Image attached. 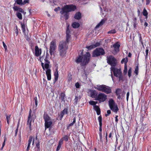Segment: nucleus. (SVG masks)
I'll return each instance as SVG.
<instances>
[{
    "label": "nucleus",
    "mask_w": 151,
    "mask_h": 151,
    "mask_svg": "<svg viewBox=\"0 0 151 151\" xmlns=\"http://www.w3.org/2000/svg\"><path fill=\"white\" fill-rule=\"evenodd\" d=\"M127 65H125L124 66V73L126 74L127 72Z\"/></svg>",
    "instance_id": "obj_47"
},
{
    "label": "nucleus",
    "mask_w": 151,
    "mask_h": 151,
    "mask_svg": "<svg viewBox=\"0 0 151 151\" xmlns=\"http://www.w3.org/2000/svg\"><path fill=\"white\" fill-rule=\"evenodd\" d=\"M118 115H116L115 117V121L116 123H118Z\"/></svg>",
    "instance_id": "obj_57"
},
{
    "label": "nucleus",
    "mask_w": 151,
    "mask_h": 151,
    "mask_svg": "<svg viewBox=\"0 0 151 151\" xmlns=\"http://www.w3.org/2000/svg\"><path fill=\"white\" fill-rule=\"evenodd\" d=\"M32 111L31 109H30L29 114L28 117L27 122V125L28 127H29L30 131L32 130L31 123L32 119H33V115H31Z\"/></svg>",
    "instance_id": "obj_10"
},
{
    "label": "nucleus",
    "mask_w": 151,
    "mask_h": 151,
    "mask_svg": "<svg viewBox=\"0 0 151 151\" xmlns=\"http://www.w3.org/2000/svg\"><path fill=\"white\" fill-rule=\"evenodd\" d=\"M116 33V31L115 29H112L110 31H108L107 32L108 34H114Z\"/></svg>",
    "instance_id": "obj_43"
},
{
    "label": "nucleus",
    "mask_w": 151,
    "mask_h": 151,
    "mask_svg": "<svg viewBox=\"0 0 151 151\" xmlns=\"http://www.w3.org/2000/svg\"><path fill=\"white\" fill-rule=\"evenodd\" d=\"M86 48L89 50H91L93 48H95L94 47V45L93 44L89 46H87L86 47Z\"/></svg>",
    "instance_id": "obj_37"
},
{
    "label": "nucleus",
    "mask_w": 151,
    "mask_h": 151,
    "mask_svg": "<svg viewBox=\"0 0 151 151\" xmlns=\"http://www.w3.org/2000/svg\"><path fill=\"white\" fill-rule=\"evenodd\" d=\"M111 70L113 72L114 76L116 77L122 73L121 69L116 68L115 67H111Z\"/></svg>",
    "instance_id": "obj_11"
},
{
    "label": "nucleus",
    "mask_w": 151,
    "mask_h": 151,
    "mask_svg": "<svg viewBox=\"0 0 151 151\" xmlns=\"http://www.w3.org/2000/svg\"><path fill=\"white\" fill-rule=\"evenodd\" d=\"M139 41L140 42H141L142 45L143 46V43L142 41V36L141 35V34L140 33H139Z\"/></svg>",
    "instance_id": "obj_41"
},
{
    "label": "nucleus",
    "mask_w": 151,
    "mask_h": 151,
    "mask_svg": "<svg viewBox=\"0 0 151 151\" xmlns=\"http://www.w3.org/2000/svg\"><path fill=\"white\" fill-rule=\"evenodd\" d=\"M34 100H35V107H36V108L37 107V103H38L37 99V97H35L34 98Z\"/></svg>",
    "instance_id": "obj_48"
},
{
    "label": "nucleus",
    "mask_w": 151,
    "mask_h": 151,
    "mask_svg": "<svg viewBox=\"0 0 151 151\" xmlns=\"http://www.w3.org/2000/svg\"><path fill=\"white\" fill-rule=\"evenodd\" d=\"M67 43L66 42L64 41H61L59 43L58 50L60 56L62 57L65 56L66 53V50L68 48Z\"/></svg>",
    "instance_id": "obj_2"
},
{
    "label": "nucleus",
    "mask_w": 151,
    "mask_h": 151,
    "mask_svg": "<svg viewBox=\"0 0 151 151\" xmlns=\"http://www.w3.org/2000/svg\"><path fill=\"white\" fill-rule=\"evenodd\" d=\"M94 109L96 112L97 115H99L101 114V110L99 106L95 105L94 106Z\"/></svg>",
    "instance_id": "obj_23"
},
{
    "label": "nucleus",
    "mask_w": 151,
    "mask_h": 151,
    "mask_svg": "<svg viewBox=\"0 0 151 151\" xmlns=\"http://www.w3.org/2000/svg\"><path fill=\"white\" fill-rule=\"evenodd\" d=\"M106 20V19H102L101 21V22L96 25V26L95 27V29H97L99 28L104 23Z\"/></svg>",
    "instance_id": "obj_21"
},
{
    "label": "nucleus",
    "mask_w": 151,
    "mask_h": 151,
    "mask_svg": "<svg viewBox=\"0 0 151 151\" xmlns=\"http://www.w3.org/2000/svg\"><path fill=\"white\" fill-rule=\"evenodd\" d=\"M118 77L119 79V81H120L121 80H123V78L122 73H121L119 75V76H118Z\"/></svg>",
    "instance_id": "obj_45"
},
{
    "label": "nucleus",
    "mask_w": 151,
    "mask_h": 151,
    "mask_svg": "<svg viewBox=\"0 0 151 151\" xmlns=\"http://www.w3.org/2000/svg\"><path fill=\"white\" fill-rule=\"evenodd\" d=\"M32 136H30L29 137L28 141V144L27 146L26 150V151H29V148L30 144L32 142Z\"/></svg>",
    "instance_id": "obj_24"
},
{
    "label": "nucleus",
    "mask_w": 151,
    "mask_h": 151,
    "mask_svg": "<svg viewBox=\"0 0 151 151\" xmlns=\"http://www.w3.org/2000/svg\"><path fill=\"white\" fill-rule=\"evenodd\" d=\"M22 25V31L23 32H24L25 31V25L24 24H21Z\"/></svg>",
    "instance_id": "obj_49"
},
{
    "label": "nucleus",
    "mask_w": 151,
    "mask_h": 151,
    "mask_svg": "<svg viewBox=\"0 0 151 151\" xmlns=\"http://www.w3.org/2000/svg\"><path fill=\"white\" fill-rule=\"evenodd\" d=\"M43 119L45 121V129L51 127L52 122L50 117L47 114H45L43 116Z\"/></svg>",
    "instance_id": "obj_4"
},
{
    "label": "nucleus",
    "mask_w": 151,
    "mask_h": 151,
    "mask_svg": "<svg viewBox=\"0 0 151 151\" xmlns=\"http://www.w3.org/2000/svg\"><path fill=\"white\" fill-rule=\"evenodd\" d=\"M54 76H55V81H56L58 80V73L57 67L55 69V71L54 73Z\"/></svg>",
    "instance_id": "obj_28"
},
{
    "label": "nucleus",
    "mask_w": 151,
    "mask_h": 151,
    "mask_svg": "<svg viewBox=\"0 0 151 151\" xmlns=\"http://www.w3.org/2000/svg\"><path fill=\"white\" fill-rule=\"evenodd\" d=\"M107 99V95L104 93L100 92L96 96V99H95V100L98 101L99 103H101L105 101Z\"/></svg>",
    "instance_id": "obj_9"
},
{
    "label": "nucleus",
    "mask_w": 151,
    "mask_h": 151,
    "mask_svg": "<svg viewBox=\"0 0 151 151\" xmlns=\"http://www.w3.org/2000/svg\"><path fill=\"white\" fill-rule=\"evenodd\" d=\"M56 40L55 39L52 40L50 45L49 52L51 55L54 54L56 49Z\"/></svg>",
    "instance_id": "obj_7"
},
{
    "label": "nucleus",
    "mask_w": 151,
    "mask_h": 151,
    "mask_svg": "<svg viewBox=\"0 0 151 151\" xmlns=\"http://www.w3.org/2000/svg\"><path fill=\"white\" fill-rule=\"evenodd\" d=\"M40 142H38L36 144V147L35 149L40 150Z\"/></svg>",
    "instance_id": "obj_50"
},
{
    "label": "nucleus",
    "mask_w": 151,
    "mask_h": 151,
    "mask_svg": "<svg viewBox=\"0 0 151 151\" xmlns=\"http://www.w3.org/2000/svg\"><path fill=\"white\" fill-rule=\"evenodd\" d=\"M65 94L63 93H60V98L62 102H65Z\"/></svg>",
    "instance_id": "obj_30"
},
{
    "label": "nucleus",
    "mask_w": 151,
    "mask_h": 151,
    "mask_svg": "<svg viewBox=\"0 0 151 151\" xmlns=\"http://www.w3.org/2000/svg\"><path fill=\"white\" fill-rule=\"evenodd\" d=\"M98 94V93L95 90H91L90 91L91 96L93 98L96 99V96Z\"/></svg>",
    "instance_id": "obj_18"
},
{
    "label": "nucleus",
    "mask_w": 151,
    "mask_h": 151,
    "mask_svg": "<svg viewBox=\"0 0 151 151\" xmlns=\"http://www.w3.org/2000/svg\"><path fill=\"white\" fill-rule=\"evenodd\" d=\"M98 120L99 122V125H102V117L101 115L98 117Z\"/></svg>",
    "instance_id": "obj_39"
},
{
    "label": "nucleus",
    "mask_w": 151,
    "mask_h": 151,
    "mask_svg": "<svg viewBox=\"0 0 151 151\" xmlns=\"http://www.w3.org/2000/svg\"><path fill=\"white\" fill-rule=\"evenodd\" d=\"M107 114H105V116H108L111 113V111L110 110H108L107 111Z\"/></svg>",
    "instance_id": "obj_56"
},
{
    "label": "nucleus",
    "mask_w": 151,
    "mask_h": 151,
    "mask_svg": "<svg viewBox=\"0 0 151 151\" xmlns=\"http://www.w3.org/2000/svg\"><path fill=\"white\" fill-rule=\"evenodd\" d=\"M142 14L147 19V18L148 13L147 11V10H143V11L142 12Z\"/></svg>",
    "instance_id": "obj_40"
},
{
    "label": "nucleus",
    "mask_w": 151,
    "mask_h": 151,
    "mask_svg": "<svg viewBox=\"0 0 151 151\" xmlns=\"http://www.w3.org/2000/svg\"><path fill=\"white\" fill-rule=\"evenodd\" d=\"M100 139L101 140L102 139V132H99V133Z\"/></svg>",
    "instance_id": "obj_59"
},
{
    "label": "nucleus",
    "mask_w": 151,
    "mask_h": 151,
    "mask_svg": "<svg viewBox=\"0 0 151 151\" xmlns=\"http://www.w3.org/2000/svg\"><path fill=\"white\" fill-rule=\"evenodd\" d=\"M16 15L17 17L19 19L21 20L22 19V14L20 13L19 12H17L16 13Z\"/></svg>",
    "instance_id": "obj_38"
},
{
    "label": "nucleus",
    "mask_w": 151,
    "mask_h": 151,
    "mask_svg": "<svg viewBox=\"0 0 151 151\" xmlns=\"http://www.w3.org/2000/svg\"><path fill=\"white\" fill-rule=\"evenodd\" d=\"M75 10H61L60 13L65 18V19L67 20L69 18V12L71 11H74Z\"/></svg>",
    "instance_id": "obj_12"
},
{
    "label": "nucleus",
    "mask_w": 151,
    "mask_h": 151,
    "mask_svg": "<svg viewBox=\"0 0 151 151\" xmlns=\"http://www.w3.org/2000/svg\"><path fill=\"white\" fill-rule=\"evenodd\" d=\"M69 137V136L68 135H65L62 138H61L59 141L60 142L61 141H62V143H63V140H64L66 142L68 141Z\"/></svg>",
    "instance_id": "obj_26"
},
{
    "label": "nucleus",
    "mask_w": 151,
    "mask_h": 151,
    "mask_svg": "<svg viewBox=\"0 0 151 151\" xmlns=\"http://www.w3.org/2000/svg\"><path fill=\"white\" fill-rule=\"evenodd\" d=\"M139 64L138 63L137 66H136L135 68V70L134 71V73L137 75H138V74L139 70Z\"/></svg>",
    "instance_id": "obj_34"
},
{
    "label": "nucleus",
    "mask_w": 151,
    "mask_h": 151,
    "mask_svg": "<svg viewBox=\"0 0 151 151\" xmlns=\"http://www.w3.org/2000/svg\"><path fill=\"white\" fill-rule=\"evenodd\" d=\"M144 25L145 27H146L148 26V24L147 23V22H145Z\"/></svg>",
    "instance_id": "obj_63"
},
{
    "label": "nucleus",
    "mask_w": 151,
    "mask_h": 151,
    "mask_svg": "<svg viewBox=\"0 0 151 151\" xmlns=\"http://www.w3.org/2000/svg\"><path fill=\"white\" fill-rule=\"evenodd\" d=\"M128 61V59L127 57L126 58H123L121 61V63L122 64L123 63H124V65H127V63Z\"/></svg>",
    "instance_id": "obj_32"
},
{
    "label": "nucleus",
    "mask_w": 151,
    "mask_h": 151,
    "mask_svg": "<svg viewBox=\"0 0 151 151\" xmlns=\"http://www.w3.org/2000/svg\"><path fill=\"white\" fill-rule=\"evenodd\" d=\"M107 62L111 67H115L117 63L116 59L112 55L107 57Z\"/></svg>",
    "instance_id": "obj_6"
},
{
    "label": "nucleus",
    "mask_w": 151,
    "mask_h": 151,
    "mask_svg": "<svg viewBox=\"0 0 151 151\" xmlns=\"http://www.w3.org/2000/svg\"><path fill=\"white\" fill-rule=\"evenodd\" d=\"M76 118L75 117H74L73 118V122H72L71 123H70V124H69L67 128V129H69L70 128V127L71 126H72L73 125L74 123H75L76 122Z\"/></svg>",
    "instance_id": "obj_31"
},
{
    "label": "nucleus",
    "mask_w": 151,
    "mask_h": 151,
    "mask_svg": "<svg viewBox=\"0 0 151 151\" xmlns=\"http://www.w3.org/2000/svg\"><path fill=\"white\" fill-rule=\"evenodd\" d=\"M103 92L106 94H109L111 92V90L110 87L105 85Z\"/></svg>",
    "instance_id": "obj_19"
},
{
    "label": "nucleus",
    "mask_w": 151,
    "mask_h": 151,
    "mask_svg": "<svg viewBox=\"0 0 151 151\" xmlns=\"http://www.w3.org/2000/svg\"><path fill=\"white\" fill-rule=\"evenodd\" d=\"M94 45V47L96 48V47H98L100 46V43L99 42H97L95 44H93Z\"/></svg>",
    "instance_id": "obj_54"
},
{
    "label": "nucleus",
    "mask_w": 151,
    "mask_h": 151,
    "mask_svg": "<svg viewBox=\"0 0 151 151\" xmlns=\"http://www.w3.org/2000/svg\"><path fill=\"white\" fill-rule=\"evenodd\" d=\"M105 53L104 50L102 48H96L92 52V57H95L101 55H104Z\"/></svg>",
    "instance_id": "obj_5"
},
{
    "label": "nucleus",
    "mask_w": 151,
    "mask_h": 151,
    "mask_svg": "<svg viewBox=\"0 0 151 151\" xmlns=\"http://www.w3.org/2000/svg\"><path fill=\"white\" fill-rule=\"evenodd\" d=\"M109 106L110 109L115 113H117L119 110L117 104L113 99H110L108 101Z\"/></svg>",
    "instance_id": "obj_3"
},
{
    "label": "nucleus",
    "mask_w": 151,
    "mask_h": 151,
    "mask_svg": "<svg viewBox=\"0 0 151 151\" xmlns=\"http://www.w3.org/2000/svg\"><path fill=\"white\" fill-rule=\"evenodd\" d=\"M35 55L36 57L39 56L42 52V50L41 49H39L37 45H36L35 47Z\"/></svg>",
    "instance_id": "obj_16"
},
{
    "label": "nucleus",
    "mask_w": 151,
    "mask_h": 151,
    "mask_svg": "<svg viewBox=\"0 0 151 151\" xmlns=\"http://www.w3.org/2000/svg\"><path fill=\"white\" fill-rule=\"evenodd\" d=\"M6 140V136H5V137H4V141L3 142V144H2V146L1 147V150H3L4 147V146H5V145Z\"/></svg>",
    "instance_id": "obj_46"
},
{
    "label": "nucleus",
    "mask_w": 151,
    "mask_h": 151,
    "mask_svg": "<svg viewBox=\"0 0 151 151\" xmlns=\"http://www.w3.org/2000/svg\"><path fill=\"white\" fill-rule=\"evenodd\" d=\"M69 25H68L67 27L66 30V41L67 42H68L69 41V40L70 38V30L69 29Z\"/></svg>",
    "instance_id": "obj_13"
},
{
    "label": "nucleus",
    "mask_w": 151,
    "mask_h": 151,
    "mask_svg": "<svg viewBox=\"0 0 151 151\" xmlns=\"http://www.w3.org/2000/svg\"><path fill=\"white\" fill-rule=\"evenodd\" d=\"M68 114V108H65L61 111L60 114L59 115V118L60 120H61L63 116L64 115L67 114Z\"/></svg>",
    "instance_id": "obj_14"
},
{
    "label": "nucleus",
    "mask_w": 151,
    "mask_h": 151,
    "mask_svg": "<svg viewBox=\"0 0 151 151\" xmlns=\"http://www.w3.org/2000/svg\"><path fill=\"white\" fill-rule=\"evenodd\" d=\"M102 125H99V132H102Z\"/></svg>",
    "instance_id": "obj_61"
},
{
    "label": "nucleus",
    "mask_w": 151,
    "mask_h": 151,
    "mask_svg": "<svg viewBox=\"0 0 151 151\" xmlns=\"http://www.w3.org/2000/svg\"><path fill=\"white\" fill-rule=\"evenodd\" d=\"M105 86L104 85H97L96 87L95 88L99 91H101L103 92Z\"/></svg>",
    "instance_id": "obj_22"
},
{
    "label": "nucleus",
    "mask_w": 151,
    "mask_h": 151,
    "mask_svg": "<svg viewBox=\"0 0 151 151\" xmlns=\"http://www.w3.org/2000/svg\"><path fill=\"white\" fill-rule=\"evenodd\" d=\"M129 94V92H128L127 94V101H128V100Z\"/></svg>",
    "instance_id": "obj_60"
},
{
    "label": "nucleus",
    "mask_w": 151,
    "mask_h": 151,
    "mask_svg": "<svg viewBox=\"0 0 151 151\" xmlns=\"http://www.w3.org/2000/svg\"><path fill=\"white\" fill-rule=\"evenodd\" d=\"M11 115L10 114L9 115H6V119L7 122L8 124H9L10 122Z\"/></svg>",
    "instance_id": "obj_33"
},
{
    "label": "nucleus",
    "mask_w": 151,
    "mask_h": 151,
    "mask_svg": "<svg viewBox=\"0 0 151 151\" xmlns=\"http://www.w3.org/2000/svg\"><path fill=\"white\" fill-rule=\"evenodd\" d=\"M51 70L50 69H47L46 71V73L47 76L48 80L50 81L51 79Z\"/></svg>",
    "instance_id": "obj_20"
},
{
    "label": "nucleus",
    "mask_w": 151,
    "mask_h": 151,
    "mask_svg": "<svg viewBox=\"0 0 151 151\" xmlns=\"http://www.w3.org/2000/svg\"><path fill=\"white\" fill-rule=\"evenodd\" d=\"M149 50L148 49H147L146 50L145 52H146V55H145V58H147V56Z\"/></svg>",
    "instance_id": "obj_53"
},
{
    "label": "nucleus",
    "mask_w": 151,
    "mask_h": 151,
    "mask_svg": "<svg viewBox=\"0 0 151 151\" xmlns=\"http://www.w3.org/2000/svg\"><path fill=\"white\" fill-rule=\"evenodd\" d=\"M120 47V45L118 44V42H117L113 45V47L114 48V50L116 52L119 51Z\"/></svg>",
    "instance_id": "obj_17"
},
{
    "label": "nucleus",
    "mask_w": 151,
    "mask_h": 151,
    "mask_svg": "<svg viewBox=\"0 0 151 151\" xmlns=\"http://www.w3.org/2000/svg\"><path fill=\"white\" fill-rule=\"evenodd\" d=\"M17 3L19 4H23L22 0H17Z\"/></svg>",
    "instance_id": "obj_51"
},
{
    "label": "nucleus",
    "mask_w": 151,
    "mask_h": 151,
    "mask_svg": "<svg viewBox=\"0 0 151 151\" xmlns=\"http://www.w3.org/2000/svg\"><path fill=\"white\" fill-rule=\"evenodd\" d=\"M81 17V13L80 12H77L74 16V18L77 20L80 19Z\"/></svg>",
    "instance_id": "obj_25"
},
{
    "label": "nucleus",
    "mask_w": 151,
    "mask_h": 151,
    "mask_svg": "<svg viewBox=\"0 0 151 151\" xmlns=\"http://www.w3.org/2000/svg\"><path fill=\"white\" fill-rule=\"evenodd\" d=\"M80 24L78 22H73L72 24V27L74 28H77L79 27Z\"/></svg>",
    "instance_id": "obj_29"
},
{
    "label": "nucleus",
    "mask_w": 151,
    "mask_h": 151,
    "mask_svg": "<svg viewBox=\"0 0 151 151\" xmlns=\"http://www.w3.org/2000/svg\"><path fill=\"white\" fill-rule=\"evenodd\" d=\"M128 56L129 57H131L132 56V54L130 52H129L128 54Z\"/></svg>",
    "instance_id": "obj_64"
},
{
    "label": "nucleus",
    "mask_w": 151,
    "mask_h": 151,
    "mask_svg": "<svg viewBox=\"0 0 151 151\" xmlns=\"http://www.w3.org/2000/svg\"><path fill=\"white\" fill-rule=\"evenodd\" d=\"M132 19L133 21V24L134 27L135 29H136L137 27V25L138 24L137 21V19L135 17H133Z\"/></svg>",
    "instance_id": "obj_27"
},
{
    "label": "nucleus",
    "mask_w": 151,
    "mask_h": 151,
    "mask_svg": "<svg viewBox=\"0 0 151 151\" xmlns=\"http://www.w3.org/2000/svg\"><path fill=\"white\" fill-rule=\"evenodd\" d=\"M76 9V7L75 6L70 4L65 5L61 9Z\"/></svg>",
    "instance_id": "obj_15"
},
{
    "label": "nucleus",
    "mask_w": 151,
    "mask_h": 151,
    "mask_svg": "<svg viewBox=\"0 0 151 151\" xmlns=\"http://www.w3.org/2000/svg\"><path fill=\"white\" fill-rule=\"evenodd\" d=\"M16 29L15 30V33L16 34V35H18V29H17V26H16Z\"/></svg>",
    "instance_id": "obj_58"
},
{
    "label": "nucleus",
    "mask_w": 151,
    "mask_h": 151,
    "mask_svg": "<svg viewBox=\"0 0 151 151\" xmlns=\"http://www.w3.org/2000/svg\"><path fill=\"white\" fill-rule=\"evenodd\" d=\"M91 55L89 52H87L82 55H79L76 58L75 62L77 63H80L81 66L85 67L88 65L90 60Z\"/></svg>",
    "instance_id": "obj_1"
},
{
    "label": "nucleus",
    "mask_w": 151,
    "mask_h": 151,
    "mask_svg": "<svg viewBox=\"0 0 151 151\" xmlns=\"http://www.w3.org/2000/svg\"><path fill=\"white\" fill-rule=\"evenodd\" d=\"M75 86L76 88H80V85L79 83L78 82L76 83L75 84Z\"/></svg>",
    "instance_id": "obj_55"
},
{
    "label": "nucleus",
    "mask_w": 151,
    "mask_h": 151,
    "mask_svg": "<svg viewBox=\"0 0 151 151\" xmlns=\"http://www.w3.org/2000/svg\"><path fill=\"white\" fill-rule=\"evenodd\" d=\"M89 103L90 105H94V106L95 105H96L97 103V101H90L89 102Z\"/></svg>",
    "instance_id": "obj_42"
},
{
    "label": "nucleus",
    "mask_w": 151,
    "mask_h": 151,
    "mask_svg": "<svg viewBox=\"0 0 151 151\" xmlns=\"http://www.w3.org/2000/svg\"><path fill=\"white\" fill-rule=\"evenodd\" d=\"M29 2V1L28 0H24V1L23 2V4H26L27 3H28Z\"/></svg>",
    "instance_id": "obj_62"
},
{
    "label": "nucleus",
    "mask_w": 151,
    "mask_h": 151,
    "mask_svg": "<svg viewBox=\"0 0 151 151\" xmlns=\"http://www.w3.org/2000/svg\"><path fill=\"white\" fill-rule=\"evenodd\" d=\"M132 73V68H130L129 69L128 71V76L129 78H130L131 76Z\"/></svg>",
    "instance_id": "obj_44"
},
{
    "label": "nucleus",
    "mask_w": 151,
    "mask_h": 151,
    "mask_svg": "<svg viewBox=\"0 0 151 151\" xmlns=\"http://www.w3.org/2000/svg\"><path fill=\"white\" fill-rule=\"evenodd\" d=\"M2 43H3L4 47V49H5V50L6 51L7 50V46L4 41H3Z\"/></svg>",
    "instance_id": "obj_52"
},
{
    "label": "nucleus",
    "mask_w": 151,
    "mask_h": 151,
    "mask_svg": "<svg viewBox=\"0 0 151 151\" xmlns=\"http://www.w3.org/2000/svg\"><path fill=\"white\" fill-rule=\"evenodd\" d=\"M63 144V143H62V141H59V142H58V146L57 147V149H56V151H59L60 148H61V145Z\"/></svg>",
    "instance_id": "obj_35"
},
{
    "label": "nucleus",
    "mask_w": 151,
    "mask_h": 151,
    "mask_svg": "<svg viewBox=\"0 0 151 151\" xmlns=\"http://www.w3.org/2000/svg\"><path fill=\"white\" fill-rule=\"evenodd\" d=\"M40 61L42 62V60L44 59L43 57V56L40 57ZM44 60L45 63V64L44 63L42 62H41V63L42 67L44 70H45V68L46 69H49V64H50V62L47 59V56H46Z\"/></svg>",
    "instance_id": "obj_8"
},
{
    "label": "nucleus",
    "mask_w": 151,
    "mask_h": 151,
    "mask_svg": "<svg viewBox=\"0 0 151 151\" xmlns=\"http://www.w3.org/2000/svg\"><path fill=\"white\" fill-rule=\"evenodd\" d=\"M122 92V90L120 88H117L116 89L115 93L116 95L120 94Z\"/></svg>",
    "instance_id": "obj_36"
}]
</instances>
